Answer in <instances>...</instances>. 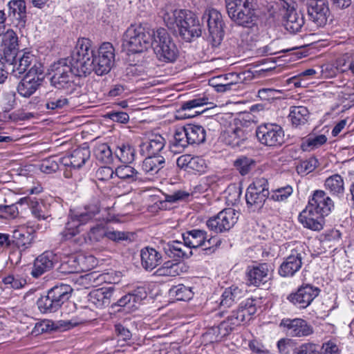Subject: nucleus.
<instances>
[{
	"mask_svg": "<svg viewBox=\"0 0 354 354\" xmlns=\"http://www.w3.org/2000/svg\"><path fill=\"white\" fill-rule=\"evenodd\" d=\"M208 104V98L203 96L185 102L182 105L183 110H191Z\"/></svg>",
	"mask_w": 354,
	"mask_h": 354,
	"instance_id": "61",
	"label": "nucleus"
},
{
	"mask_svg": "<svg viewBox=\"0 0 354 354\" xmlns=\"http://www.w3.org/2000/svg\"><path fill=\"white\" fill-rule=\"evenodd\" d=\"M308 19L317 27L324 26L330 15L328 0H308L306 3Z\"/></svg>",
	"mask_w": 354,
	"mask_h": 354,
	"instance_id": "16",
	"label": "nucleus"
},
{
	"mask_svg": "<svg viewBox=\"0 0 354 354\" xmlns=\"http://www.w3.org/2000/svg\"><path fill=\"white\" fill-rule=\"evenodd\" d=\"M243 295V292L237 287H230L225 290L221 296V306L229 308L237 301Z\"/></svg>",
	"mask_w": 354,
	"mask_h": 354,
	"instance_id": "43",
	"label": "nucleus"
},
{
	"mask_svg": "<svg viewBox=\"0 0 354 354\" xmlns=\"http://www.w3.org/2000/svg\"><path fill=\"white\" fill-rule=\"evenodd\" d=\"M283 332L292 337H303L313 333V327L302 319H283L279 324Z\"/></svg>",
	"mask_w": 354,
	"mask_h": 354,
	"instance_id": "18",
	"label": "nucleus"
},
{
	"mask_svg": "<svg viewBox=\"0 0 354 354\" xmlns=\"http://www.w3.org/2000/svg\"><path fill=\"white\" fill-rule=\"evenodd\" d=\"M250 125V122L235 120L234 124L222 133L221 141L232 148L241 147L248 140L252 131Z\"/></svg>",
	"mask_w": 354,
	"mask_h": 354,
	"instance_id": "11",
	"label": "nucleus"
},
{
	"mask_svg": "<svg viewBox=\"0 0 354 354\" xmlns=\"http://www.w3.org/2000/svg\"><path fill=\"white\" fill-rule=\"evenodd\" d=\"M270 194L268 180L264 178H256L249 185L245 193V201L250 211L261 209L266 199L269 198Z\"/></svg>",
	"mask_w": 354,
	"mask_h": 354,
	"instance_id": "9",
	"label": "nucleus"
},
{
	"mask_svg": "<svg viewBox=\"0 0 354 354\" xmlns=\"http://www.w3.org/2000/svg\"><path fill=\"white\" fill-rule=\"evenodd\" d=\"M2 282L6 288L19 289L26 283V280L19 276L8 275L2 279Z\"/></svg>",
	"mask_w": 354,
	"mask_h": 354,
	"instance_id": "54",
	"label": "nucleus"
},
{
	"mask_svg": "<svg viewBox=\"0 0 354 354\" xmlns=\"http://www.w3.org/2000/svg\"><path fill=\"white\" fill-rule=\"evenodd\" d=\"M115 171L110 167H101L95 173L97 180L100 181H107L113 178Z\"/></svg>",
	"mask_w": 354,
	"mask_h": 354,
	"instance_id": "62",
	"label": "nucleus"
},
{
	"mask_svg": "<svg viewBox=\"0 0 354 354\" xmlns=\"http://www.w3.org/2000/svg\"><path fill=\"white\" fill-rule=\"evenodd\" d=\"M32 214L35 218L39 221H49L52 219L51 214L47 210L46 206L43 203H36L35 205L31 207Z\"/></svg>",
	"mask_w": 354,
	"mask_h": 354,
	"instance_id": "52",
	"label": "nucleus"
},
{
	"mask_svg": "<svg viewBox=\"0 0 354 354\" xmlns=\"http://www.w3.org/2000/svg\"><path fill=\"white\" fill-rule=\"evenodd\" d=\"M100 212V205L97 200L85 205L83 212L70 214L65 229L60 233L61 241L71 239L78 234L82 225L92 221L95 216Z\"/></svg>",
	"mask_w": 354,
	"mask_h": 354,
	"instance_id": "5",
	"label": "nucleus"
},
{
	"mask_svg": "<svg viewBox=\"0 0 354 354\" xmlns=\"http://www.w3.org/2000/svg\"><path fill=\"white\" fill-rule=\"evenodd\" d=\"M141 265L145 270L151 271L162 262V255L156 249L145 247L140 250Z\"/></svg>",
	"mask_w": 354,
	"mask_h": 354,
	"instance_id": "32",
	"label": "nucleus"
},
{
	"mask_svg": "<svg viewBox=\"0 0 354 354\" xmlns=\"http://www.w3.org/2000/svg\"><path fill=\"white\" fill-rule=\"evenodd\" d=\"M113 292L114 288L113 286L93 290L88 295V301L98 308L109 306L111 304Z\"/></svg>",
	"mask_w": 354,
	"mask_h": 354,
	"instance_id": "29",
	"label": "nucleus"
},
{
	"mask_svg": "<svg viewBox=\"0 0 354 354\" xmlns=\"http://www.w3.org/2000/svg\"><path fill=\"white\" fill-rule=\"evenodd\" d=\"M325 188L335 196L342 195L344 192L343 178L339 174H334L325 180Z\"/></svg>",
	"mask_w": 354,
	"mask_h": 354,
	"instance_id": "42",
	"label": "nucleus"
},
{
	"mask_svg": "<svg viewBox=\"0 0 354 354\" xmlns=\"http://www.w3.org/2000/svg\"><path fill=\"white\" fill-rule=\"evenodd\" d=\"M272 271V266L266 263L248 266L246 271L248 283L257 287L264 285L270 279Z\"/></svg>",
	"mask_w": 354,
	"mask_h": 354,
	"instance_id": "19",
	"label": "nucleus"
},
{
	"mask_svg": "<svg viewBox=\"0 0 354 354\" xmlns=\"http://www.w3.org/2000/svg\"><path fill=\"white\" fill-rule=\"evenodd\" d=\"M8 19L19 29L25 28L27 15L24 0H11L8 3Z\"/></svg>",
	"mask_w": 354,
	"mask_h": 354,
	"instance_id": "24",
	"label": "nucleus"
},
{
	"mask_svg": "<svg viewBox=\"0 0 354 354\" xmlns=\"http://www.w3.org/2000/svg\"><path fill=\"white\" fill-rule=\"evenodd\" d=\"M292 193V187L288 185L283 187L278 188L275 190H272L270 194V199L274 201H283L286 200Z\"/></svg>",
	"mask_w": 354,
	"mask_h": 354,
	"instance_id": "53",
	"label": "nucleus"
},
{
	"mask_svg": "<svg viewBox=\"0 0 354 354\" xmlns=\"http://www.w3.org/2000/svg\"><path fill=\"white\" fill-rule=\"evenodd\" d=\"M46 108L50 111H58L68 105V100L59 93L49 91L46 94Z\"/></svg>",
	"mask_w": 354,
	"mask_h": 354,
	"instance_id": "40",
	"label": "nucleus"
},
{
	"mask_svg": "<svg viewBox=\"0 0 354 354\" xmlns=\"http://www.w3.org/2000/svg\"><path fill=\"white\" fill-rule=\"evenodd\" d=\"M207 232L203 230H192L183 234V239L185 244L190 248L202 247L206 244Z\"/></svg>",
	"mask_w": 354,
	"mask_h": 354,
	"instance_id": "35",
	"label": "nucleus"
},
{
	"mask_svg": "<svg viewBox=\"0 0 354 354\" xmlns=\"http://www.w3.org/2000/svg\"><path fill=\"white\" fill-rule=\"evenodd\" d=\"M182 272L181 264L180 263H172L167 261L162 266L156 270L159 276L176 277Z\"/></svg>",
	"mask_w": 354,
	"mask_h": 354,
	"instance_id": "47",
	"label": "nucleus"
},
{
	"mask_svg": "<svg viewBox=\"0 0 354 354\" xmlns=\"http://www.w3.org/2000/svg\"><path fill=\"white\" fill-rule=\"evenodd\" d=\"M33 240V234L28 232L25 226H20L13 231L12 242L21 251H24L30 248Z\"/></svg>",
	"mask_w": 354,
	"mask_h": 354,
	"instance_id": "34",
	"label": "nucleus"
},
{
	"mask_svg": "<svg viewBox=\"0 0 354 354\" xmlns=\"http://www.w3.org/2000/svg\"><path fill=\"white\" fill-rule=\"evenodd\" d=\"M258 140L263 145L272 147H280L284 142V131L275 123H265L256 130Z\"/></svg>",
	"mask_w": 354,
	"mask_h": 354,
	"instance_id": "12",
	"label": "nucleus"
},
{
	"mask_svg": "<svg viewBox=\"0 0 354 354\" xmlns=\"http://www.w3.org/2000/svg\"><path fill=\"white\" fill-rule=\"evenodd\" d=\"M107 229L103 226L97 225L91 228L88 232V239L91 242H99L104 237L106 238Z\"/></svg>",
	"mask_w": 354,
	"mask_h": 354,
	"instance_id": "55",
	"label": "nucleus"
},
{
	"mask_svg": "<svg viewBox=\"0 0 354 354\" xmlns=\"http://www.w3.org/2000/svg\"><path fill=\"white\" fill-rule=\"evenodd\" d=\"M163 20L168 28L178 32L186 41L201 35L202 31L196 15L189 10H170L163 15Z\"/></svg>",
	"mask_w": 354,
	"mask_h": 354,
	"instance_id": "2",
	"label": "nucleus"
},
{
	"mask_svg": "<svg viewBox=\"0 0 354 354\" xmlns=\"http://www.w3.org/2000/svg\"><path fill=\"white\" fill-rule=\"evenodd\" d=\"M286 10L283 14V26L290 33H296L301 29L304 24L303 15L297 12L295 6L283 7Z\"/></svg>",
	"mask_w": 354,
	"mask_h": 354,
	"instance_id": "26",
	"label": "nucleus"
},
{
	"mask_svg": "<svg viewBox=\"0 0 354 354\" xmlns=\"http://www.w3.org/2000/svg\"><path fill=\"white\" fill-rule=\"evenodd\" d=\"M245 73H231L224 75L214 77L209 80V86L214 87L217 92L236 91L237 84L242 81Z\"/></svg>",
	"mask_w": 354,
	"mask_h": 354,
	"instance_id": "20",
	"label": "nucleus"
},
{
	"mask_svg": "<svg viewBox=\"0 0 354 354\" xmlns=\"http://www.w3.org/2000/svg\"><path fill=\"white\" fill-rule=\"evenodd\" d=\"M35 64L41 66V64L37 63L35 56L30 52L24 53L22 56L19 57L18 60L16 59V55H15L11 75L15 77H20L22 74L27 71H28Z\"/></svg>",
	"mask_w": 354,
	"mask_h": 354,
	"instance_id": "28",
	"label": "nucleus"
},
{
	"mask_svg": "<svg viewBox=\"0 0 354 354\" xmlns=\"http://www.w3.org/2000/svg\"><path fill=\"white\" fill-rule=\"evenodd\" d=\"M288 118L292 126L297 127L307 122L309 118V111L306 107L303 106H292Z\"/></svg>",
	"mask_w": 354,
	"mask_h": 354,
	"instance_id": "41",
	"label": "nucleus"
},
{
	"mask_svg": "<svg viewBox=\"0 0 354 354\" xmlns=\"http://www.w3.org/2000/svg\"><path fill=\"white\" fill-rule=\"evenodd\" d=\"M147 297V288L143 286H138L128 294L123 296L117 301V305L127 307L129 310L136 309L141 302Z\"/></svg>",
	"mask_w": 354,
	"mask_h": 354,
	"instance_id": "25",
	"label": "nucleus"
},
{
	"mask_svg": "<svg viewBox=\"0 0 354 354\" xmlns=\"http://www.w3.org/2000/svg\"><path fill=\"white\" fill-rule=\"evenodd\" d=\"M319 346L312 342L301 344L295 348L292 354H319Z\"/></svg>",
	"mask_w": 354,
	"mask_h": 354,
	"instance_id": "56",
	"label": "nucleus"
},
{
	"mask_svg": "<svg viewBox=\"0 0 354 354\" xmlns=\"http://www.w3.org/2000/svg\"><path fill=\"white\" fill-rule=\"evenodd\" d=\"M163 250L169 258L175 260L188 258L192 254V250L184 241H173L169 242L164 245Z\"/></svg>",
	"mask_w": 354,
	"mask_h": 354,
	"instance_id": "31",
	"label": "nucleus"
},
{
	"mask_svg": "<svg viewBox=\"0 0 354 354\" xmlns=\"http://www.w3.org/2000/svg\"><path fill=\"white\" fill-rule=\"evenodd\" d=\"M12 60L10 57L0 53V84L5 82L8 73L11 74Z\"/></svg>",
	"mask_w": 354,
	"mask_h": 354,
	"instance_id": "51",
	"label": "nucleus"
},
{
	"mask_svg": "<svg viewBox=\"0 0 354 354\" xmlns=\"http://www.w3.org/2000/svg\"><path fill=\"white\" fill-rule=\"evenodd\" d=\"M177 166L186 171L203 173L206 169L205 160L200 156L184 154L177 158Z\"/></svg>",
	"mask_w": 354,
	"mask_h": 354,
	"instance_id": "30",
	"label": "nucleus"
},
{
	"mask_svg": "<svg viewBox=\"0 0 354 354\" xmlns=\"http://www.w3.org/2000/svg\"><path fill=\"white\" fill-rule=\"evenodd\" d=\"M93 312L90 308H85L84 312L80 315V317L77 320L71 319L69 321H60L59 326L69 329L79 324H84L91 320L93 318Z\"/></svg>",
	"mask_w": 354,
	"mask_h": 354,
	"instance_id": "48",
	"label": "nucleus"
},
{
	"mask_svg": "<svg viewBox=\"0 0 354 354\" xmlns=\"http://www.w3.org/2000/svg\"><path fill=\"white\" fill-rule=\"evenodd\" d=\"M238 217L235 210L232 208L221 211L216 216L207 221V227L216 233L228 231L236 223Z\"/></svg>",
	"mask_w": 354,
	"mask_h": 354,
	"instance_id": "15",
	"label": "nucleus"
},
{
	"mask_svg": "<svg viewBox=\"0 0 354 354\" xmlns=\"http://www.w3.org/2000/svg\"><path fill=\"white\" fill-rule=\"evenodd\" d=\"M59 168V163L54 158H49L44 160L40 165V169L46 174H51Z\"/></svg>",
	"mask_w": 354,
	"mask_h": 354,
	"instance_id": "58",
	"label": "nucleus"
},
{
	"mask_svg": "<svg viewBox=\"0 0 354 354\" xmlns=\"http://www.w3.org/2000/svg\"><path fill=\"white\" fill-rule=\"evenodd\" d=\"M147 156L142 162V170L150 176L158 174L165 167V158L162 156Z\"/></svg>",
	"mask_w": 354,
	"mask_h": 354,
	"instance_id": "36",
	"label": "nucleus"
},
{
	"mask_svg": "<svg viewBox=\"0 0 354 354\" xmlns=\"http://www.w3.org/2000/svg\"><path fill=\"white\" fill-rule=\"evenodd\" d=\"M106 238L114 242H120L122 241H127L130 239V234L126 232L111 230L107 229Z\"/></svg>",
	"mask_w": 354,
	"mask_h": 354,
	"instance_id": "59",
	"label": "nucleus"
},
{
	"mask_svg": "<svg viewBox=\"0 0 354 354\" xmlns=\"http://www.w3.org/2000/svg\"><path fill=\"white\" fill-rule=\"evenodd\" d=\"M202 21H206L209 37L214 44H218L224 37L225 24L223 16L217 10L209 8L205 11Z\"/></svg>",
	"mask_w": 354,
	"mask_h": 354,
	"instance_id": "14",
	"label": "nucleus"
},
{
	"mask_svg": "<svg viewBox=\"0 0 354 354\" xmlns=\"http://www.w3.org/2000/svg\"><path fill=\"white\" fill-rule=\"evenodd\" d=\"M54 256L51 252H46L39 255L34 262L31 274L37 278L53 267Z\"/></svg>",
	"mask_w": 354,
	"mask_h": 354,
	"instance_id": "33",
	"label": "nucleus"
},
{
	"mask_svg": "<svg viewBox=\"0 0 354 354\" xmlns=\"http://www.w3.org/2000/svg\"><path fill=\"white\" fill-rule=\"evenodd\" d=\"M115 174L128 183L142 181V174L134 167L128 165L118 167L115 170Z\"/></svg>",
	"mask_w": 354,
	"mask_h": 354,
	"instance_id": "38",
	"label": "nucleus"
},
{
	"mask_svg": "<svg viewBox=\"0 0 354 354\" xmlns=\"http://www.w3.org/2000/svg\"><path fill=\"white\" fill-rule=\"evenodd\" d=\"M227 320L235 328L245 321V313L243 310L238 309L233 311L232 314L227 318Z\"/></svg>",
	"mask_w": 354,
	"mask_h": 354,
	"instance_id": "60",
	"label": "nucleus"
},
{
	"mask_svg": "<svg viewBox=\"0 0 354 354\" xmlns=\"http://www.w3.org/2000/svg\"><path fill=\"white\" fill-rule=\"evenodd\" d=\"M189 196V194L186 192L178 190L171 194L165 195V199L161 204L165 203L166 202H169L171 203H176L179 201L184 200ZM163 207V205H162Z\"/></svg>",
	"mask_w": 354,
	"mask_h": 354,
	"instance_id": "63",
	"label": "nucleus"
},
{
	"mask_svg": "<svg viewBox=\"0 0 354 354\" xmlns=\"http://www.w3.org/2000/svg\"><path fill=\"white\" fill-rule=\"evenodd\" d=\"M248 347L251 354H271V352L262 343L256 339L250 341Z\"/></svg>",
	"mask_w": 354,
	"mask_h": 354,
	"instance_id": "64",
	"label": "nucleus"
},
{
	"mask_svg": "<svg viewBox=\"0 0 354 354\" xmlns=\"http://www.w3.org/2000/svg\"><path fill=\"white\" fill-rule=\"evenodd\" d=\"M327 141L325 135H309L302 142L301 146L304 150H312L317 149Z\"/></svg>",
	"mask_w": 354,
	"mask_h": 354,
	"instance_id": "50",
	"label": "nucleus"
},
{
	"mask_svg": "<svg viewBox=\"0 0 354 354\" xmlns=\"http://www.w3.org/2000/svg\"><path fill=\"white\" fill-rule=\"evenodd\" d=\"M188 145H189V141L187 139L184 127L178 129L175 131L174 139L171 142L172 147L176 152H180L187 147Z\"/></svg>",
	"mask_w": 354,
	"mask_h": 354,
	"instance_id": "46",
	"label": "nucleus"
},
{
	"mask_svg": "<svg viewBox=\"0 0 354 354\" xmlns=\"http://www.w3.org/2000/svg\"><path fill=\"white\" fill-rule=\"evenodd\" d=\"M165 144L166 140L160 134H151L140 145V152L146 155L161 156L160 153L165 149Z\"/></svg>",
	"mask_w": 354,
	"mask_h": 354,
	"instance_id": "27",
	"label": "nucleus"
},
{
	"mask_svg": "<svg viewBox=\"0 0 354 354\" xmlns=\"http://www.w3.org/2000/svg\"><path fill=\"white\" fill-rule=\"evenodd\" d=\"M95 51L91 49V41L86 38L77 40L76 47L68 61L78 74L86 76L91 73V59Z\"/></svg>",
	"mask_w": 354,
	"mask_h": 354,
	"instance_id": "8",
	"label": "nucleus"
},
{
	"mask_svg": "<svg viewBox=\"0 0 354 354\" xmlns=\"http://www.w3.org/2000/svg\"><path fill=\"white\" fill-rule=\"evenodd\" d=\"M305 253L299 250H293L290 255L284 259L279 268V274L283 277H290L298 272L303 264L302 260Z\"/></svg>",
	"mask_w": 354,
	"mask_h": 354,
	"instance_id": "22",
	"label": "nucleus"
},
{
	"mask_svg": "<svg viewBox=\"0 0 354 354\" xmlns=\"http://www.w3.org/2000/svg\"><path fill=\"white\" fill-rule=\"evenodd\" d=\"M333 208L334 202L327 194L323 190H316L298 219L304 227L319 231L323 228L324 216L330 214Z\"/></svg>",
	"mask_w": 354,
	"mask_h": 354,
	"instance_id": "1",
	"label": "nucleus"
},
{
	"mask_svg": "<svg viewBox=\"0 0 354 354\" xmlns=\"http://www.w3.org/2000/svg\"><path fill=\"white\" fill-rule=\"evenodd\" d=\"M91 73L94 71L97 75L107 74L115 63V48L110 42H104L99 47L91 59Z\"/></svg>",
	"mask_w": 354,
	"mask_h": 354,
	"instance_id": "10",
	"label": "nucleus"
},
{
	"mask_svg": "<svg viewBox=\"0 0 354 354\" xmlns=\"http://www.w3.org/2000/svg\"><path fill=\"white\" fill-rule=\"evenodd\" d=\"M51 84L59 89L73 88L75 76H82L67 59H62L51 66Z\"/></svg>",
	"mask_w": 354,
	"mask_h": 354,
	"instance_id": "6",
	"label": "nucleus"
},
{
	"mask_svg": "<svg viewBox=\"0 0 354 354\" xmlns=\"http://www.w3.org/2000/svg\"><path fill=\"white\" fill-rule=\"evenodd\" d=\"M2 36V46L4 47L3 55H7L12 59H15L18 47V37L12 29L5 31Z\"/></svg>",
	"mask_w": 354,
	"mask_h": 354,
	"instance_id": "37",
	"label": "nucleus"
},
{
	"mask_svg": "<svg viewBox=\"0 0 354 354\" xmlns=\"http://www.w3.org/2000/svg\"><path fill=\"white\" fill-rule=\"evenodd\" d=\"M176 297L178 300L187 301L193 297L194 292L192 288L183 284H180L175 288Z\"/></svg>",
	"mask_w": 354,
	"mask_h": 354,
	"instance_id": "57",
	"label": "nucleus"
},
{
	"mask_svg": "<svg viewBox=\"0 0 354 354\" xmlns=\"http://www.w3.org/2000/svg\"><path fill=\"white\" fill-rule=\"evenodd\" d=\"M91 156L88 147H80L73 150L69 155L59 158L61 165L73 169H80Z\"/></svg>",
	"mask_w": 354,
	"mask_h": 354,
	"instance_id": "23",
	"label": "nucleus"
},
{
	"mask_svg": "<svg viewBox=\"0 0 354 354\" xmlns=\"http://www.w3.org/2000/svg\"><path fill=\"white\" fill-rule=\"evenodd\" d=\"M95 158L102 163L111 164L113 160V152L106 143H100L93 149Z\"/></svg>",
	"mask_w": 354,
	"mask_h": 354,
	"instance_id": "44",
	"label": "nucleus"
},
{
	"mask_svg": "<svg viewBox=\"0 0 354 354\" xmlns=\"http://www.w3.org/2000/svg\"><path fill=\"white\" fill-rule=\"evenodd\" d=\"M115 156L124 163H131L135 159L136 151L129 144H122L115 151Z\"/></svg>",
	"mask_w": 354,
	"mask_h": 354,
	"instance_id": "45",
	"label": "nucleus"
},
{
	"mask_svg": "<svg viewBox=\"0 0 354 354\" xmlns=\"http://www.w3.org/2000/svg\"><path fill=\"white\" fill-rule=\"evenodd\" d=\"M43 80L42 66L35 64L18 84V93L22 97H30L40 87Z\"/></svg>",
	"mask_w": 354,
	"mask_h": 354,
	"instance_id": "13",
	"label": "nucleus"
},
{
	"mask_svg": "<svg viewBox=\"0 0 354 354\" xmlns=\"http://www.w3.org/2000/svg\"><path fill=\"white\" fill-rule=\"evenodd\" d=\"M73 289L67 284L61 283L48 290L46 295L38 299L37 305L41 313L57 311L71 297Z\"/></svg>",
	"mask_w": 354,
	"mask_h": 354,
	"instance_id": "3",
	"label": "nucleus"
},
{
	"mask_svg": "<svg viewBox=\"0 0 354 354\" xmlns=\"http://www.w3.org/2000/svg\"><path fill=\"white\" fill-rule=\"evenodd\" d=\"M184 128L189 145H199L205 141L206 131L201 125L188 124Z\"/></svg>",
	"mask_w": 354,
	"mask_h": 354,
	"instance_id": "39",
	"label": "nucleus"
},
{
	"mask_svg": "<svg viewBox=\"0 0 354 354\" xmlns=\"http://www.w3.org/2000/svg\"><path fill=\"white\" fill-rule=\"evenodd\" d=\"M254 3L244 5L237 8L227 10L230 18L236 24L248 28L257 26V16L254 8Z\"/></svg>",
	"mask_w": 354,
	"mask_h": 354,
	"instance_id": "17",
	"label": "nucleus"
},
{
	"mask_svg": "<svg viewBox=\"0 0 354 354\" xmlns=\"http://www.w3.org/2000/svg\"><path fill=\"white\" fill-rule=\"evenodd\" d=\"M150 46L160 61L173 62L178 57V48L170 35L163 28L152 30Z\"/></svg>",
	"mask_w": 354,
	"mask_h": 354,
	"instance_id": "4",
	"label": "nucleus"
},
{
	"mask_svg": "<svg viewBox=\"0 0 354 354\" xmlns=\"http://www.w3.org/2000/svg\"><path fill=\"white\" fill-rule=\"evenodd\" d=\"M151 36L152 30L141 26H131L124 35L123 46L129 53H142L150 46Z\"/></svg>",
	"mask_w": 354,
	"mask_h": 354,
	"instance_id": "7",
	"label": "nucleus"
},
{
	"mask_svg": "<svg viewBox=\"0 0 354 354\" xmlns=\"http://www.w3.org/2000/svg\"><path fill=\"white\" fill-rule=\"evenodd\" d=\"M254 165L255 162L252 158L244 156H239L234 162V167L242 176L248 174Z\"/></svg>",
	"mask_w": 354,
	"mask_h": 354,
	"instance_id": "49",
	"label": "nucleus"
},
{
	"mask_svg": "<svg viewBox=\"0 0 354 354\" xmlns=\"http://www.w3.org/2000/svg\"><path fill=\"white\" fill-rule=\"evenodd\" d=\"M319 289L311 285L301 286L296 292L290 294L288 299L300 308H306L319 293Z\"/></svg>",
	"mask_w": 354,
	"mask_h": 354,
	"instance_id": "21",
	"label": "nucleus"
}]
</instances>
